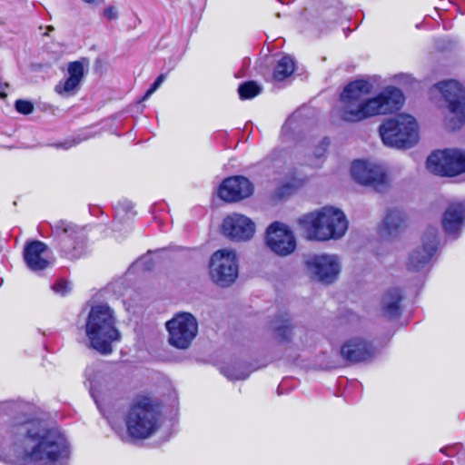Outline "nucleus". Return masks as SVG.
<instances>
[{
	"mask_svg": "<svg viewBox=\"0 0 465 465\" xmlns=\"http://www.w3.org/2000/svg\"><path fill=\"white\" fill-rule=\"evenodd\" d=\"M0 439V460L13 465H69L70 446L45 420L16 417Z\"/></svg>",
	"mask_w": 465,
	"mask_h": 465,
	"instance_id": "1",
	"label": "nucleus"
},
{
	"mask_svg": "<svg viewBox=\"0 0 465 465\" xmlns=\"http://www.w3.org/2000/svg\"><path fill=\"white\" fill-rule=\"evenodd\" d=\"M372 84L367 80H356L348 84L341 94V118L356 123L366 118L395 113L404 103L403 93L397 87L387 86L378 95L367 98Z\"/></svg>",
	"mask_w": 465,
	"mask_h": 465,
	"instance_id": "2",
	"label": "nucleus"
},
{
	"mask_svg": "<svg viewBox=\"0 0 465 465\" xmlns=\"http://www.w3.org/2000/svg\"><path fill=\"white\" fill-rule=\"evenodd\" d=\"M299 223L308 239L322 242L339 239L348 229V221L343 212L331 206L303 215Z\"/></svg>",
	"mask_w": 465,
	"mask_h": 465,
	"instance_id": "3",
	"label": "nucleus"
},
{
	"mask_svg": "<svg viewBox=\"0 0 465 465\" xmlns=\"http://www.w3.org/2000/svg\"><path fill=\"white\" fill-rule=\"evenodd\" d=\"M161 410L151 397L138 395L133 401L125 422L128 434L138 440L147 439L159 428Z\"/></svg>",
	"mask_w": 465,
	"mask_h": 465,
	"instance_id": "4",
	"label": "nucleus"
},
{
	"mask_svg": "<svg viewBox=\"0 0 465 465\" xmlns=\"http://www.w3.org/2000/svg\"><path fill=\"white\" fill-rule=\"evenodd\" d=\"M121 338L110 307L106 304L93 306L89 312V340L92 347L101 354L108 355L113 352V343L119 342Z\"/></svg>",
	"mask_w": 465,
	"mask_h": 465,
	"instance_id": "5",
	"label": "nucleus"
},
{
	"mask_svg": "<svg viewBox=\"0 0 465 465\" xmlns=\"http://www.w3.org/2000/svg\"><path fill=\"white\" fill-rule=\"evenodd\" d=\"M51 238L60 254L69 260L82 257L86 248V229L71 221L60 220L50 224Z\"/></svg>",
	"mask_w": 465,
	"mask_h": 465,
	"instance_id": "6",
	"label": "nucleus"
},
{
	"mask_svg": "<svg viewBox=\"0 0 465 465\" xmlns=\"http://www.w3.org/2000/svg\"><path fill=\"white\" fill-rule=\"evenodd\" d=\"M440 94L447 113L444 123L448 129L457 130L465 123V89L455 80L436 84L430 90L431 98Z\"/></svg>",
	"mask_w": 465,
	"mask_h": 465,
	"instance_id": "7",
	"label": "nucleus"
},
{
	"mask_svg": "<svg viewBox=\"0 0 465 465\" xmlns=\"http://www.w3.org/2000/svg\"><path fill=\"white\" fill-rule=\"evenodd\" d=\"M383 143L390 147L406 149L413 146L418 139V124L414 117L400 114L380 126Z\"/></svg>",
	"mask_w": 465,
	"mask_h": 465,
	"instance_id": "8",
	"label": "nucleus"
},
{
	"mask_svg": "<svg viewBox=\"0 0 465 465\" xmlns=\"http://www.w3.org/2000/svg\"><path fill=\"white\" fill-rule=\"evenodd\" d=\"M426 167L440 176H456L465 173V151L458 149L438 150L427 158Z\"/></svg>",
	"mask_w": 465,
	"mask_h": 465,
	"instance_id": "9",
	"label": "nucleus"
},
{
	"mask_svg": "<svg viewBox=\"0 0 465 465\" xmlns=\"http://www.w3.org/2000/svg\"><path fill=\"white\" fill-rule=\"evenodd\" d=\"M169 343L178 349H187L198 333V322L189 312H180L166 322Z\"/></svg>",
	"mask_w": 465,
	"mask_h": 465,
	"instance_id": "10",
	"label": "nucleus"
},
{
	"mask_svg": "<svg viewBox=\"0 0 465 465\" xmlns=\"http://www.w3.org/2000/svg\"><path fill=\"white\" fill-rule=\"evenodd\" d=\"M210 275L214 283L221 287L231 285L238 276V262L233 251L219 250L210 261Z\"/></svg>",
	"mask_w": 465,
	"mask_h": 465,
	"instance_id": "11",
	"label": "nucleus"
},
{
	"mask_svg": "<svg viewBox=\"0 0 465 465\" xmlns=\"http://www.w3.org/2000/svg\"><path fill=\"white\" fill-rule=\"evenodd\" d=\"M351 173L359 183L370 185L377 192H383L388 186V179L383 167L379 164L356 160L352 163Z\"/></svg>",
	"mask_w": 465,
	"mask_h": 465,
	"instance_id": "12",
	"label": "nucleus"
},
{
	"mask_svg": "<svg viewBox=\"0 0 465 465\" xmlns=\"http://www.w3.org/2000/svg\"><path fill=\"white\" fill-rule=\"evenodd\" d=\"M266 244L277 255L287 256L296 248L293 232L282 223H272L266 231Z\"/></svg>",
	"mask_w": 465,
	"mask_h": 465,
	"instance_id": "13",
	"label": "nucleus"
},
{
	"mask_svg": "<svg viewBox=\"0 0 465 465\" xmlns=\"http://www.w3.org/2000/svg\"><path fill=\"white\" fill-rule=\"evenodd\" d=\"M438 231L435 227H429L422 236V244L414 249L410 256L407 267L410 271L422 270L431 260L438 247Z\"/></svg>",
	"mask_w": 465,
	"mask_h": 465,
	"instance_id": "14",
	"label": "nucleus"
},
{
	"mask_svg": "<svg viewBox=\"0 0 465 465\" xmlns=\"http://www.w3.org/2000/svg\"><path fill=\"white\" fill-rule=\"evenodd\" d=\"M23 258L26 267L36 273L46 270L53 263L50 248L46 243L38 240L25 242Z\"/></svg>",
	"mask_w": 465,
	"mask_h": 465,
	"instance_id": "15",
	"label": "nucleus"
},
{
	"mask_svg": "<svg viewBox=\"0 0 465 465\" xmlns=\"http://www.w3.org/2000/svg\"><path fill=\"white\" fill-rule=\"evenodd\" d=\"M306 266L314 277L324 283H331L337 278L341 266L337 256L313 255L307 259Z\"/></svg>",
	"mask_w": 465,
	"mask_h": 465,
	"instance_id": "16",
	"label": "nucleus"
},
{
	"mask_svg": "<svg viewBox=\"0 0 465 465\" xmlns=\"http://www.w3.org/2000/svg\"><path fill=\"white\" fill-rule=\"evenodd\" d=\"M222 232L232 241H247L253 236L255 224L245 215L232 213L223 219Z\"/></svg>",
	"mask_w": 465,
	"mask_h": 465,
	"instance_id": "17",
	"label": "nucleus"
},
{
	"mask_svg": "<svg viewBox=\"0 0 465 465\" xmlns=\"http://www.w3.org/2000/svg\"><path fill=\"white\" fill-rule=\"evenodd\" d=\"M253 192L252 183L244 176L226 178L219 187L218 195L226 202H238Z\"/></svg>",
	"mask_w": 465,
	"mask_h": 465,
	"instance_id": "18",
	"label": "nucleus"
},
{
	"mask_svg": "<svg viewBox=\"0 0 465 465\" xmlns=\"http://www.w3.org/2000/svg\"><path fill=\"white\" fill-rule=\"evenodd\" d=\"M465 224V201H457L450 203L443 213L442 227L445 233L458 238Z\"/></svg>",
	"mask_w": 465,
	"mask_h": 465,
	"instance_id": "19",
	"label": "nucleus"
},
{
	"mask_svg": "<svg viewBox=\"0 0 465 465\" xmlns=\"http://www.w3.org/2000/svg\"><path fill=\"white\" fill-rule=\"evenodd\" d=\"M341 354L348 362L356 363L372 358L374 349L371 344L360 338H355L342 345Z\"/></svg>",
	"mask_w": 465,
	"mask_h": 465,
	"instance_id": "20",
	"label": "nucleus"
},
{
	"mask_svg": "<svg viewBox=\"0 0 465 465\" xmlns=\"http://www.w3.org/2000/svg\"><path fill=\"white\" fill-rule=\"evenodd\" d=\"M68 77L60 81L54 87V91L62 96L74 95L80 89L84 77V65L79 61L70 62L67 65Z\"/></svg>",
	"mask_w": 465,
	"mask_h": 465,
	"instance_id": "21",
	"label": "nucleus"
},
{
	"mask_svg": "<svg viewBox=\"0 0 465 465\" xmlns=\"http://www.w3.org/2000/svg\"><path fill=\"white\" fill-rule=\"evenodd\" d=\"M406 226V216L398 209H389L380 225L379 231L381 238L391 240L398 237Z\"/></svg>",
	"mask_w": 465,
	"mask_h": 465,
	"instance_id": "22",
	"label": "nucleus"
},
{
	"mask_svg": "<svg viewBox=\"0 0 465 465\" xmlns=\"http://www.w3.org/2000/svg\"><path fill=\"white\" fill-rule=\"evenodd\" d=\"M401 291L399 288L389 289L382 296L381 310L382 315L390 320L397 319L401 315Z\"/></svg>",
	"mask_w": 465,
	"mask_h": 465,
	"instance_id": "23",
	"label": "nucleus"
},
{
	"mask_svg": "<svg viewBox=\"0 0 465 465\" xmlns=\"http://www.w3.org/2000/svg\"><path fill=\"white\" fill-rule=\"evenodd\" d=\"M272 328L276 339L279 341H290L292 334V328L287 315H281L276 317L272 322Z\"/></svg>",
	"mask_w": 465,
	"mask_h": 465,
	"instance_id": "24",
	"label": "nucleus"
},
{
	"mask_svg": "<svg viewBox=\"0 0 465 465\" xmlns=\"http://www.w3.org/2000/svg\"><path fill=\"white\" fill-rule=\"evenodd\" d=\"M294 61L289 55L282 56L275 66L273 77L275 80L282 81L290 76L294 71Z\"/></svg>",
	"mask_w": 465,
	"mask_h": 465,
	"instance_id": "25",
	"label": "nucleus"
},
{
	"mask_svg": "<svg viewBox=\"0 0 465 465\" xmlns=\"http://www.w3.org/2000/svg\"><path fill=\"white\" fill-rule=\"evenodd\" d=\"M262 92V86L254 81H248L239 85L238 93L242 100L252 99Z\"/></svg>",
	"mask_w": 465,
	"mask_h": 465,
	"instance_id": "26",
	"label": "nucleus"
},
{
	"mask_svg": "<svg viewBox=\"0 0 465 465\" xmlns=\"http://www.w3.org/2000/svg\"><path fill=\"white\" fill-rule=\"evenodd\" d=\"M222 372L232 381L245 380L249 376V372L240 371L238 368L232 366L226 367L222 370Z\"/></svg>",
	"mask_w": 465,
	"mask_h": 465,
	"instance_id": "27",
	"label": "nucleus"
},
{
	"mask_svg": "<svg viewBox=\"0 0 465 465\" xmlns=\"http://www.w3.org/2000/svg\"><path fill=\"white\" fill-rule=\"evenodd\" d=\"M71 284L64 279H59L52 285V290L54 293L64 297L71 292Z\"/></svg>",
	"mask_w": 465,
	"mask_h": 465,
	"instance_id": "28",
	"label": "nucleus"
},
{
	"mask_svg": "<svg viewBox=\"0 0 465 465\" xmlns=\"http://www.w3.org/2000/svg\"><path fill=\"white\" fill-rule=\"evenodd\" d=\"M102 17H104L106 21H114L119 17V10L117 6L114 5H108L103 8L101 12Z\"/></svg>",
	"mask_w": 465,
	"mask_h": 465,
	"instance_id": "29",
	"label": "nucleus"
},
{
	"mask_svg": "<svg viewBox=\"0 0 465 465\" xmlns=\"http://www.w3.org/2000/svg\"><path fill=\"white\" fill-rule=\"evenodd\" d=\"M15 110L22 114H29L34 111V104L27 100H16L15 104Z\"/></svg>",
	"mask_w": 465,
	"mask_h": 465,
	"instance_id": "30",
	"label": "nucleus"
},
{
	"mask_svg": "<svg viewBox=\"0 0 465 465\" xmlns=\"http://www.w3.org/2000/svg\"><path fill=\"white\" fill-rule=\"evenodd\" d=\"M108 64V57L105 54H102L98 56L94 64V74L101 75L103 74L107 68Z\"/></svg>",
	"mask_w": 465,
	"mask_h": 465,
	"instance_id": "31",
	"label": "nucleus"
},
{
	"mask_svg": "<svg viewBox=\"0 0 465 465\" xmlns=\"http://www.w3.org/2000/svg\"><path fill=\"white\" fill-rule=\"evenodd\" d=\"M166 75L164 74H161L155 81L151 84L150 88L146 91L144 94L143 100L148 99L163 83L165 80Z\"/></svg>",
	"mask_w": 465,
	"mask_h": 465,
	"instance_id": "32",
	"label": "nucleus"
},
{
	"mask_svg": "<svg viewBox=\"0 0 465 465\" xmlns=\"http://www.w3.org/2000/svg\"><path fill=\"white\" fill-rule=\"evenodd\" d=\"M77 328L84 336H87V314H85L84 310L78 316Z\"/></svg>",
	"mask_w": 465,
	"mask_h": 465,
	"instance_id": "33",
	"label": "nucleus"
},
{
	"mask_svg": "<svg viewBox=\"0 0 465 465\" xmlns=\"http://www.w3.org/2000/svg\"><path fill=\"white\" fill-rule=\"evenodd\" d=\"M330 144V141L328 138H323L320 144L316 147L314 151V155L317 159L322 158L324 155L325 151L327 150Z\"/></svg>",
	"mask_w": 465,
	"mask_h": 465,
	"instance_id": "34",
	"label": "nucleus"
},
{
	"mask_svg": "<svg viewBox=\"0 0 465 465\" xmlns=\"http://www.w3.org/2000/svg\"><path fill=\"white\" fill-rule=\"evenodd\" d=\"M137 267H143V270H151L153 268V263L151 262V259L149 257H142L137 260L134 263Z\"/></svg>",
	"mask_w": 465,
	"mask_h": 465,
	"instance_id": "35",
	"label": "nucleus"
},
{
	"mask_svg": "<svg viewBox=\"0 0 465 465\" xmlns=\"http://www.w3.org/2000/svg\"><path fill=\"white\" fill-rule=\"evenodd\" d=\"M79 143H80V140L74 138V139L65 140L64 142L60 143H56L55 146L57 148H62V149L67 150V149L78 144Z\"/></svg>",
	"mask_w": 465,
	"mask_h": 465,
	"instance_id": "36",
	"label": "nucleus"
},
{
	"mask_svg": "<svg viewBox=\"0 0 465 465\" xmlns=\"http://www.w3.org/2000/svg\"><path fill=\"white\" fill-rule=\"evenodd\" d=\"M396 82L401 84H411L412 77L408 74H399L394 76Z\"/></svg>",
	"mask_w": 465,
	"mask_h": 465,
	"instance_id": "37",
	"label": "nucleus"
},
{
	"mask_svg": "<svg viewBox=\"0 0 465 465\" xmlns=\"http://www.w3.org/2000/svg\"><path fill=\"white\" fill-rule=\"evenodd\" d=\"M440 452L443 454L453 457L457 452V447L456 446H450V447H444L440 449Z\"/></svg>",
	"mask_w": 465,
	"mask_h": 465,
	"instance_id": "38",
	"label": "nucleus"
},
{
	"mask_svg": "<svg viewBox=\"0 0 465 465\" xmlns=\"http://www.w3.org/2000/svg\"><path fill=\"white\" fill-rule=\"evenodd\" d=\"M100 213H102V211L96 206L89 208V213L91 214L96 215Z\"/></svg>",
	"mask_w": 465,
	"mask_h": 465,
	"instance_id": "39",
	"label": "nucleus"
},
{
	"mask_svg": "<svg viewBox=\"0 0 465 465\" xmlns=\"http://www.w3.org/2000/svg\"><path fill=\"white\" fill-rule=\"evenodd\" d=\"M92 398L94 399V402L96 403L97 405V408L100 410L101 412H104V411L102 410L101 408V405H100V402L97 399V396L94 394V393H92Z\"/></svg>",
	"mask_w": 465,
	"mask_h": 465,
	"instance_id": "40",
	"label": "nucleus"
},
{
	"mask_svg": "<svg viewBox=\"0 0 465 465\" xmlns=\"http://www.w3.org/2000/svg\"><path fill=\"white\" fill-rule=\"evenodd\" d=\"M102 3H104V0H89V5H100Z\"/></svg>",
	"mask_w": 465,
	"mask_h": 465,
	"instance_id": "41",
	"label": "nucleus"
},
{
	"mask_svg": "<svg viewBox=\"0 0 465 465\" xmlns=\"http://www.w3.org/2000/svg\"><path fill=\"white\" fill-rule=\"evenodd\" d=\"M5 86H6L5 84H3L0 83V97L2 95H5Z\"/></svg>",
	"mask_w": 465,
	"mask_h": 465,
	"instance_id": "42",
	"label": "nucleus"
},
{
	"mask_svg": "<svg viewBox=\"0 0 465 465\" xmlns=\"http://www.w3.org/2000/svg\"><path fill=\"white\" fill-rule=\"evenodd\" d=\"M78 341H80V342H84V337H83V338H78Z\"/></svg>",
	"mask_w": 465,
	"mask_h": 465,
	"instance_id": "43",
	"label": "nucleus"
},
{
	"mask_svg": "<svg viewBox=\"0 0 465 465\" xmlns=\"http://www.w3.org/2000/svg\"><path fill=\"white\" fill-rule=\"evenodd\" d=\"M83 1L87 3V0H83Z\"/></svg>",
	"mask_w": 465,
	"mask_h": 465,
	"instance_id": "44",
	"label": "nucleus"
}]
</instances>
